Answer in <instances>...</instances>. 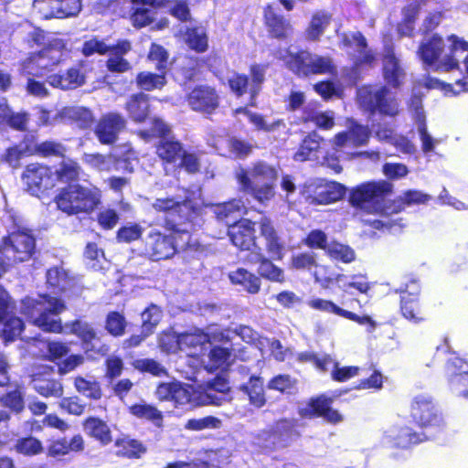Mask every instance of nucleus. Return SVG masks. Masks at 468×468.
I'll return each instance as SVG.
<instances>
[{
    "label": "nucleus",
    "mask_w": 468,
    "mask_h": 468,
    "mask_svg": "<svg viewBox=\"0 0 468 468\" xmlns=\"http://www.w3.org/2000/svg\"><path fill=\"white\" fill-rule=\"evenodd\" d=\"M431 198L430 195L420 190L409 189L395 198L390 199L388 208H389V213L398 214L405 210L408 207L426 204Z\"/></svg>",
    "instance_id": "39"
},
{
    "label": "nucleus",
    "mask_w": 468,
    "mask_h": 468,
    "mask_svg": "<svg viewBox=\"0 0 468 468\" xmlns=\"http://www.w3.org/2000/svg\"><path fill=\"white\" fill-rule=\"evenodd\" d=\"M410 416L412 421L422 431H441L445 422L434 399L429 394L414 396L410 405Z\"/></svg>",
    "instance_id": "12"
},
{
    "label": "nucleus",
    "mask_w": 468,
    "mask_h": 468,
    "mask_svg": "<svg viewBox=\"0 0 468 468\" xmlns=\"http://www.w3.org/2000/svg\"><path fill=\"white\" fill-rule=\"evenodd\" d=\"M81 172V167L77 161L72 159L62 161L54 172L55 181L73 185L72 183L79 181Z\"/></svg>",
    "instance_id": "50"
},
{
    "label": "nucleus",
    "mask_w": 468,
    "mask_h": 468,
    "mask_svg": "<svg viewBox=\"0 0 468 468\" xmlns=\"http://www.w3.org/2000/svg\"><path fill=\"white\" fill-rule=\"evenodd\" d=\"M0 404L13 413H21L25 410V399L20 387L3 394L0 397Z\"/></svg>",
    "instance_id": "60"
},
{
    "label": "nucleus",
    "mask_w": 468,
    "mask_h": 468,
    "mask_svg": "<svg viewBox=\"0 0 468 468\" xmlns=\"http://www.w3.org/2000/svg\"><path fill=\"white\" fill-rule=\"evenodd\" d=\"M127 321L124 314L118 311H111L105 318V329L113 337H120L125 334Z\"/></svg>",
    "instance_id": "58"
},
{
    "label": "nucleus",
    "mask_w": 468,
    "mask_h": 468,
    "mask_svg": "<svg viewBox=\"0 0 468 468\" xmlns=\"http://www.w3.org/2000/svg\"><path fill=\"white\" fill-rule=\"evenodd\" d=\"M450 377V384L458 391L459 396L468 399V360L452 354L445 364Z\"/></svg>",
    "instance_id": "27"
},
{
    "label": "nucleus",
    "mask_w": 468,
    "mask_h": 468,
    "mask_svg": "<svg viewBox=\"0 0 468 468\" xmlns=\"http://www.w3.org/2000/svg\"><path fill=\"white\" fill-rule=\"evenodd\" d=\"M3 323L2 336L5 342H14L21 336L25 329V324L21 318L8 315Z\"/></svg>",
    "instance_id": "62"
},
{
    "label": "nucleus",
    "mask_w": 468,
    "mask_h": 468,
    "mask_svg": "<svg viewBox=\"0 0 468 468\" xmlns=\"http://www.w3.org/2000/svg\"><path fill=\"white\" fill-rule=\"evenodd\" d=\"M85 449V441L80 434L73 435L70 440L67 437H59L49 441L47 447V454L49 457L58 458L71 452H80Z\"/></svg>",
    "instance_id": "32"
},
{
    "label": "nucleus",
    "mask_w": 468,
    "mask_h": 468,
    "mask_svg": "<svg viewBox=\"0 0 468 468\" xmlns=\"http://www.w3.org/2000/svg\"><path fill=\"white\" fill-rule=\"evenodd\" d=\"M260 237L262 239L266 253L273 260L282 261L287 245L282 231L269 216H262L258 221Z\"/></svg>",
    "instance_id": "17"
},
{
    "label": "nucleus",
    "mask_w": 468,
    "mask_h": 468,
    "mask_svg": "<svg viewBox=\"0 0 468 468\" xmlns=\"http://www.w3.org/2000/svg\"><path fill=\"white\" fill-rule=\"evenodd\" d=\"M297 420L293 419L282 418L277 420L273 426L263 431L264 441L261 446L265 453L276 450L278 447H287L292 439L300 438L301 433L296 429Z\"/></svg>",
    "instance_id": "16"
},
{
    "label": "nucleus",
    "mask_w": 468,
    "mask_h": 468,
    "mask_svg": "<svg viewBox=\"0 0 468 468\" xmlns=\"http://www.w3.org/2000/svg\"><path fill=\"white\" fill-rule=\"evenodd\" d=\"M86 433L99 441L101 444H109L112 441V432L107 423L98 417H88L82 421Z\"/></svg>",
    "instance_id": "44"
},
{
    "label": "nucleus",
    "mask_w": 468,
    "mask_h": 468,
    "mask_svg": "<svg viewBox=\"0 0 468 468\" xmlns=\"http://www.w3.org/2000/svg\"><path fill=\"white\" fill-rule=\"evenodd\" d=\"M116 454L129 459H138L146 452V447L136 439L128 437L116 440Z\"/></svg>",
    "instance_id": "48"
},
{
    "label": "nucleus",
    "mask_w": 468,
    "mask_h": 468,
    "mask_svg": "<svg viewBox=\"0 0 468 468\" xmlns=\"http://www.w3.org/2000/svg\"><path fill=\"white\" fill-rule=\"evenodd\" d=\"M382 76L388 87L399 89L406 79V72L393 46H386L382 56Z\"/></svg>",
    "instance_id": "26"
},
{
    "label": "nucleus",
    "mask_w": 468,
    "mask_h": 468,
    "mask_svg": "<svg viewBox=\"0 0 468 468\" xmlns=\"http://www.w3.org/2000/svg\"><path fill=\"white\" fill-rule=\"evenodd\" d=\"M184 42L189 49L197 54L205 53L208 50V36L207 32L199 27H188L184 32Z\"/></svg>",
    "instance_id": "46"
},
{
    "label": "nucleus",
    "mask_w": 468,
    "mask_h": 468,
    "mask_svg": "<svg viewBox=\"0 0 468 468\" xmlns=\"http://www.w3.org/2000/svg\"><path fill=\"white\" fill-rule=\"evenodd\" d=\"M229 279L233 285L242 287L249 294H257L261 289V280H260V277L243 267L230 271Z\"/></svg>",
    "instance_id": "41"
},
{
    "label": "nucleus",
    "mask_w": 468,
    "mask_h": 468,
    "mask_svg": "<svg viewBox=\"0 0 468 468\" xmlns=\"http://www.w3.org/2000/svg\"><path fill=\"white\" fill-rule=\"evenodd\" d=\"M154 395L159 401H171L175 407L185 406L191 401L190 392L180 382H160Z\"/></svg>",
    "instance_id": "30"
},
{
    "label": "nucleus",
    "mask_w": 468,
    "mask_h": 468,
    "mask_svg": "<svg viewBox=\"0 0 468 468\" xmlns=\"http://www.w3.org/2000/svg\"><path fill=\"white\" fill-rule=\"evenodd\" d=\"M48 49L31 52L24 60L20 62L19 73L25 78L33 77L41 78L43 76L41 67L38 66L39 59H46Z\"/></svg>",
    "instance_id": "51"
},
{
    "label": "nucleus",
    "mask_w": 468,
    "mask_h": 468,
    "mask_svg": "<svg viewBox=\"0 0 468 468\" xmlns=\"http://www.w3.org/2000/svg\"><path fill=\"white\" fill-rule=\"evenodd\" d=\"M393 192L394 186L388 180H369L350 189L348 202L353 207L367 212L388 214V197Z\"/></svg>",
    "instance_id": "6"
},
{
    "label": "nucleus",
    "mask_w": 468,
    "mask_h": 468,
    "mask_svg": "<svg viewBox=\"0 0 468 468\" xmlns=\"http://www.w3.org/2000/svg\"><path fill=\"white\" fill-rule=\"evenodd\" d=\"M400 293L399 310L401 315L410 322L419 324L426 320L425 310L420 302V287L415 281L406 283L399 290Z\"/></svg>",
    "instance_id": "19"
},
{
    "label": "nucleus",
    "mask_w": 468,
    "mask_h": 468,
    "mask_svg": "<svg viewBox=\"0 0 468 468\" xmlns=\"http://www.w3.org/2000/svg\"><path fill=\"white\" fill-rule=\"evenodd\" d=\"M192 111L213 114L220 104V97L215 87L207 84L195 86L186 96Z\"/></svg>",
    "instance_id": "21"
},
{
    "label": "nucleus",
    "mask_w": 468,
    "mask_h": 468,
    "mask_svg": "<svg viewBox=\"0 0 468 468\" xmlns=\"http://www.w3.org/2000/svg\"><path fill=\"white\" fill-rule=\"evenodd\" d=\"M73 385L75 389L90 400H99L102 398V388L97 380H90L82 376L74 378Z\"/></svg>",
    "instance_id": "53"
},
{
    "label": "nucleus",
    "mask_w": 468,
    "mask_h": 468,
    "mask_svg": "<svg viewBox=\"0 0 468 468\" xmlns=\"http://www.w3.org/2000/svg\"><path fill=\"white\" fill-rule=\"evenodd\" d=\"M132 48L131 41L126 38H119L114 44L109 45L104 39L92 37L83 42L80 52L84 57L94 54L108 55L105 62L107 70L112 73H125L132 69L131 62L125 58V55Z\"/></svg>",
    "instance_id": "8"
},
{
    "label": "nucleus",
    "mask_w": 468,
    "mask_h": 468,
    "mask_svg": "<svg viewBox=\"0 0 468 468\" xmlns=\"http://www.w3.org/2000/svg\"><path fill=\"white\" fill-rule=\"evenodd\" d=\"M209 341V335L202 329L197 328L194 331L180 334L181 350L186 348H197Z\"/></svg>",
    "instance_id": "61"
},
{
    "label": "nucleus",
    "mask_w": 468,
    "mask_h": 468,
    "mask_svg": "<svg viewBox=\"0 0 468 468\" xmlns=\"http://www.w3.org/2000/svg\"><path fill=\"white\" fill-rule=\"evenodd\" d=\"M168 51L160 44L153 42L150 45L147 53V59L155 64L156 70L167 72L168 69Z\"/></svg>",
    "instance_id": "63"
},
{
    "label": "nucleus",
    "mask_w": 468,
    "mask_h": 468,
    "mask_svg": "<svg viewBox=\"0 0 468 468\" xmlns=\"http://www.w3.org/2000/svg\"><path fill=\"white\" fill-rule=\"evenodd\" d=\"M58 210L69 216L90 214L101 203V193L97 187L80 184L61 187L54 198Z\"/></svg>",
    "instance_id": "7"
},
{
    "label": "nucleus",
    "mask_w": 468,
    "mask_h": 468,
    "mask_svg": "<svg viewBox=\"0 0 468 468\" xmlns=\"http://www.w3.org/2000/svg\"><path fill=\"white\" fill-rule=\"evenodd\" d=\"M240 389L249 396L251 405L261 408L266 403V398L261 378L251 376L247 384L240 387Z\"/></svg>",
    "instance_id": "49"
},
{
    "label": "nucleus",
    "mask_w": 468,
    "mask_h": 468,
    "mask_svg": "<svg viewBox=\"0 0 468 468\" xmlns=\"http://www.w3.org/2000/svg\"><path fill=\"white\" fill-rule=\"evenodd\" d=\"M136 87L143 91H153L162 90L167 84V72L157 70L152 72L143 70L135 76Z\"/></svg>",
    "instance_id": "42"
},
{
    "label": "nucleus",
    "mask_w": 468,
    "mask_h": 468,
    "mask_svg": "<svg viewBox=\"0 0 468 468\" xmlns=\"http://www.w3.org/2000/svg\"><path fill=\"white\" fill-rule=\"evenodd\" d=\"M46 81L54 89L69 90L84 85L86 76L80 67L72 66L64 72L49 74Z\"/></svg>",
    "instance_id": "29"
},
{
    "label": "nucleus",
    "mask_w": 468,
    "mask_h": 468,
    "mask_svg": "<svg viewBox=\"0 0 468 468\" xmlns=\"http://www.w3.org/2000/svg\"><path fill=\"white\" fill-rule=\"evenodd\" d=\"M67 309L64 301L48 293H40L37 298L26 296L21 301V314L34 325L46 333L61 334L63 325L58 317Z\"/></svg>",
    "instance_id": "3"
},
{
    "label": "nucleus",
    "mask_w": 468,
    "mask_h": 468,
    "mask_svg": "<svg viewBox=\"0 0 468 468\" xmlns=\"http://www.w3.org/2000/svg\"><path fill=\"white\" fill-rule=\"evenodd\" d=\"M33 388L45 398H61L64 393L63 385L59 379L53 377V367L32 375Z\"/></svg>",
    "instance_id": "28"
},
{
    "label": "nucleus",
    "mask_w": 468,
    "mask_h": 468,
    "mask_svg": "<svg viewBox=\"0 0 468 468\" xmlns=\"http://www.w3.org/2000/svg\"><path fill=\"white\" fill-rule=\"evenodd\" d=\"M256 224L258 222L242 218L229 225L228 235L231 243L240 250L249 252L261 248L257 243Z\"/></svg>",
    "instance_id": "24"
},
{
    "label": "nucleus",
    "mask_w": 468,
    "mask_h": 468,
    "mask_svg": "<svg viewBox=\"0 0 468 468\" xmlns=\"http://www.w3.org/2000/svg\"><path fill=\"white\" fill-rule=\"evenodd\" d=\"M447 40L451 43L449 53L442 57L445 49L444 40L439 34H433L420 44L417 50L418 58L425 66L433 67L436 70L448 72L459 69L456 53L468 51V41L454 34L448 36Z\"/></svg>",
    "instance_id": "5"
},
{
    "label": "nucleus",
    "mask_w": 468,
    "mask_h": 468,
    "mask_svg": "<svg viewBox=\"0 0 468 468\" xmlns=\"http://www.w3.org/2000/svg\"><path fill=\"white\" fill-rule=\"evenodd\" d=\"M317 266V255L314 251L298 252L292 254L290 259V267L292 270L311 271Z\"/></svg>",
    "instance_id": "57"
},
{
    "label": "nucleus",
    "mask_w": 468,
    "mask_h": 468,
    "mask_svg": "<svg viewBox=\"0 0 468 468\" xmlns=\"http://www.w3.org/2000/svg\"><path fill=\"white\" fill-rule=\"evenodd\" d=\"M285 66L298 78L333 75L336 72V66L331 57L318 55L308 48H299L294 52H289Z\"/></svg>",
    "instance_id": "9"
},
{
    "label": "nucleus",
    "mask_w": 468,
    "mask_h": 468,
    "mask_svg": "<svg viewBox=\"0 0 468 468\" xmlns=\"http://www.w3.org/2000/svg\"><path fill=\"white\" fill-rule=\"evenodd\" d=\"M358 99L362 108L370 114L395 117L399 112L398 101L390 95L387 85L378 88L364 86L359 90Z\"/></svg>",
    "instance_id": "13"
},
{
    "label": "nucleus",
    "mask_w": 468,
    "mask_h": 468,
    "mask_svg": "<svg viewBox=\"0 0 468 468\" xmlns=\"http://www.w3.org/2000/svg\"><path fill=\"white\" fill-rule=\"evenodd\" d=\"M28 140L32 143L31 145L26 146V152L27 155H38L41 157H64L66 148L63 144L58 142L47 140L37 144L36 136L25 135V142Z\"/></svg>",
    "instance_id": "40"
},
{
    "label": "nucleus",
    "mask_w": 468,
    "mask_h": 468,
    "mask_svg": "<svg viewBox=\"0 0 468 468\" xmlns=\"http://www.w3.org/2000/svg\"><path fill=\"white\" fill-rule=\"evenodd\" d=\"M267 65L253 63L250 65L249 75L234 71L228 80L230 92L237 98L248 95L247 106L256 107L257 99L265 81Z\"/></svg>",
    "instance_id": "10"
},
{
    "label": "nucleus",
    "mask_w": 468,
    "mask_h": 468,
    "mask_svg": "<svg viewBox=\"0 0 468 468\" xmlns=\"http://www.w3.org/2000/svg\"><path fill=\"white\" fill-rule=\"evenodd\" d=\"M233 348L213 346L207 355V363L205 368L209 373L217 371L226 372L234 362Z\"/></svg>",
    "instance_id": "35"
},
{
    "label": "nucleus",
    "mask_w": 468,
    "mask_h": 468,
    "mask_svg": "<svg viewBox=\"0 0 468 468\" xmlns=\"http://www.w3.org/2000/svg\"><path fill=\"white\" fill-rule=\"evenodd\" d=\"M125 127V118L121 113L111 112L100 117L93 131L101 144L112 145L116 143L120 133Z\"/></svg>",
    "instance_id": "25"
},
{
    "label": "nucleus",
    "mask_w": 468,
    "mask_h": 468,
    "mask_svg": "<svg viewBox=\"0 0 468 468\" xmlns=\"http://www.w3.org/2000/svg\"><path fill=\"white\" fill-rule=\"evenodd\" d=\"M387 438L391 447L397 449H410L429 440L424 431H416L409 426L399 427L395 435H388Z\"/></svg>",
    "instance_id": "38"
},
{
    "label": "nucleus",
    "mask_w": 468,
    "mask_h": 468,
    "mask_svg": "<svg viewBox=\"0 0 468 468\" xmlns=\"http://www.w3.org/2000/svg\"><path fill=\"white\" fill-rule=\"evenodd\" d=\"M269 255L263 251L262 248H257L248 252L244 257L243 261L247 265L258 264V276L260 280L264 279L271 282L282 284L286 282V276L284 270L276 265Z\"/></svg>",
    "instance_id": "20"
},
{
    "label": "nucleus",
    "mask_w": 468,
    "mask_h": 468,
    "mask_svg": "<svg viewBox=\"0 0 468 468\" xmlns=\"http://www.w3.org/2000/svg\"><path fill=\"white\" fill-rule=\"evenodd\" d=\"M129 413L137 419L148 420L158 428L163 426V413L152 404L134 403L129 407Z\"/></svg>",
    "instance_id": "47"
},
{
    "label": "nucleus",
    "mask_w": 468,
    "mask_h": 468,
    "mask_svg": "<svg viewBox=\"0 0 468 468\" xmlns=\"http://www.w3.org/2000/svg\"><path fill=\"white\" fill-rule=\"evenodd\" d=\"M172 133V128L159 117L152 119L149 129L139 130L137 132L138 136L145 141H149L152 138H158V141H162L165 138L174 136Z\"/></svg>",
    "instance_id": "52"
},
{
    "label": "nucleus",
    "mask_w": 468,
    "mask_h": 468,
    "mask_svg": "<svg viewBox=\"0 0 468 468\" xmlns=\"http://www.w3.org/2000/svg\"><path fill=\"white\" fill-rule=\"evenodd\" d=\"M124 109L135 123L146 122L151 112L149 96L142 91L132 94L125 102Z\"/></svg>",
    "instance_id": "33"
},
{
    "label": "nucleus",
    "mask_w": 468,
    "mask_h": 468,
    "mask_svg": "<svg viewBox=\"0 0 468 468\" xmlns=\"http://www.w3.org/2000/svg\"><path fill=\"white\" fill-rule=\"evenodd\" d=\"M236 112L243 113L245 116H247L249 122L254 125L257 131L273 133L280 129L286 128V123L283 119H277L272 122L268 123L262 114L250 112L247 107H239L236 110Z\"/></svg>",
    "instance_id": "45"
},
{
    "label": "nucleus",
    "mask_w": 468,
    "mask_h": 468,
    "mask_svg": "<svg viewBox=\"0 0 468 468\" xmlns=\"http://www.w3.org/2000/svg\"><path fill=\"white\" fill-rule=\"evenodd\" d=\"M69 332L76 335L83 344H90L97 339V333L92 325L80 318L66 324Z\"/></svg>",
    "instance_id": "54"
},
{
    "label": "nucleus",
    "mask_w": 468,
    "mask_h": 468,
    "mask_svg": "<svg viewBox=\"0 0 468 468\" xmlns=\"http://www.w3.org/2000/svg\"><path fill=\"white\" fill-rule=\"evenodd\" d=\"M154 210L165 215L163 227L168 234L152 229L143 242V254L151 261L172 259L179 251V240L187 234L186 227H193L202 219L204 206L196 198L185 197L176 200L174 197H157L152 204Z\"/></svg>",
    "instance_id": "1"
},
{
    "label": "nucleus",
    "mask_w": 468,
    "mask_h": 468,
    "mask_svg": "<svg viewBox=\"0 0 468 468\" xmlns=\"http://www.w3.org/2000/svg\"><path fill=\"white\" fill-rule=\"evenodd\" d=\"M297 383V379L289 374H279L269 380L267 387L281 393L291 394L296 389Z\"/></svg>",
    "instance_id": "64"
},
{
    "label": "nucleus",
    "mask_w": 468,
    "mask_h": 468,
    "mask_svg": "<svg viewBox=\"0 0 468 468\" xmlns=\"http://www.w3.org/2000/svg\"><path fill=\"white\" fill-rule=\"evenodd\" d=\"M210 57H197L194 55H184L181 62L176 66V73L184 82L194 81L201 73L204 66L209 67Z\"/></svg>",
    "instance_id": "34"
},
{
    "label": "nucleus",
    "mask_w": 468,
    "mask_h": 468,
    "mask_svg": "<svg viewBox=\"0 0 468 468\" xmlns=\"http://www.w3.org/2000/svg\"><path fill=\"white\" fill-rule=\"evenodd\" d=\"M325 141L316 131L308 133L299 144L297 151L293 154V159L297 162H305L314 160L322 153Z\"/></svg>",
    "instance_id": "31"
},
{
    "label": "nucleus",
    "mask_w": 468,
    "mask_h": 468,
    "mask_svg": "<svg viewBox=\"0 0 468 468\" xmlns=\"http://www.w3.org/2000/svg\"><path fill=\"white\" fill-rule=\"evenodd\" d=\"M3 249L12 253L14 261H26L35 253L36 239L31 230L16 229L4 238Z\"/></svg>",
    "instance_id": "18"
},
{
    "label": "nucleus",
    "mask_w": 468,
    "mask_h": 468,
    "mask_svg": "<svg viewBox=\"0 0 468 468\" xmlns=\"http://www.w3.org/2000/svg\"><path fill=\"white\" fill-rule=\"evenodd\" d=\"M142 330L146 335L154 333V330L163 317V311L160 306L150 303L142 313Z\"/></svg>",
    "instance_id": "56"
},
{
    "label": "nucleus",
    "mask_w": 468,
    "mask_h": 468,
    "mask_svg": "<svg viewBox=\"0 0 468 468\" xmlns=\"http://www.w3.org/2000/svg\"><path fill=\"white\" fill-rule=\"evenodd\" d=\"M262 24L270 39L287 42L294 34V27L290 18L281 13L272 3L262 8Z\"/></svg>",
    "instance_id": "14"
},
{
    "label": "nucleus",
    "mask_w": 468,
    "mask_h": 468,
    "mask_svg": "<svg viewBox=\"0 0 468 468\" xmlns=\"http://www.w3.org/2000/svg\"><path fill=\"white\" fill-rule=\"evenodd\" d=\"M325 254L334 261L343 263H350L355 261V250L348 245L340 243L337 240H331Z\"/></svg>",
    "instance_id": "55"
},
{
    "label": "nucleus",
    "mask_w": 468,
    "mask_h": 468,
    "mask_svg": "<svg viewBox=\"0 0 468 468\" xmlns=\"http://www.w3.org/2000/svg\"><path fill=\"white\" fill-rule=\"evenodd\" d=\"M346 194L345 185L324 178H312L304 182L300 189V195L305 203L311 206H326L338 202Z\"/></svg>",
    "instance_id": "11"
},
{
    "label": "nucleus",
    "mask_w": 468,
    "mask_h": 468,
    "mask_svg": "<svg viewBox=\"0 0 468 468\" xmlns=\"http://www.w3.org/2000/svg\"><path fill=\"white\" fill-rule=\"evenodd\" d=\"M154 154L166 175H179L185 172L194 176L201 173L202 162L200 153L187 149L175 136L157 141Z\"/></svg>",
    "instance_id": "2"
},
{
    "label": "nucleus",
    "mask_w": 468,
    "mask_h": 468,
    "mask_svg": "<svg viewBox=\"0 0 468 468\" xmlns=\"http://www.w3.org/2000/svg\"><path fill=\"white\" fill-rule=\"evenodd\" d=\"M58 116L80 130L90 129L95 122L92 112L81 106H66L60 110Z\"/></svg>",
    "instance_id": "36"
},
{
    "label": "nucleus",
    "mask_w": 468,
    "mask_h": 468,
    "mask_svg": "<svg viewBox=\"0 0 468 468\" xmlns=\"http://www.w3.org/2000/svg\"><path fill=\"white\" fill-rule=\"evenodd\" d=\"M424 2V0H414L407 4L401 9L402 18L397 24L396 27L399 37H411L414 36L415 24L420 11L421 5Z\"/></svg>",
    "instance_id": "37"
},
{
    "label": "nucleus",
    "mask_w": 468,
    "mask_h": 468,
    "mask_svg": "<svg viewBox=\"0 0 468 468\" xmlns=\"http://www.w3.org/2000/svg\"><path fill=\"white\" fill-rule=\"evenodd\" d=\"M15 450L24 456H36L43 452L44 447L40 440L29 435L19 438L15 444Z\"/></svg>",
    "instance_id": "59"
},
{
    "label": "nucleus",
    "mask_w": 468,
    "mask_h": 468,
    "mask_svg": "<svg viewBox=\"0 0 468 468\" xmlns=\"http://www.w3.org/2000/svg\"><path fill=\"white\" fill-rule=\"evenodd\" d=\"M334 399L325 394L311 397L304 407H300L297 413L301 420L321 418L325 422L336 425L343 421V415L333 408Z\"/></svg>",
    "instance_id": "15"
},
{
    "label": "nucleus",
    "mask_w": 468,
    "mask_h": 468,
    "mask_svg": "<svg viewBox=\"0 0 468 468\" xmlns=\"http://www.w3.org/2000/svg\"><path fill=\"white\" fill-rule=\"evenodd\" d=\"M235 178L239 191L251 196L261 204L271 200L275 196L278 173L264 161H256L248 169L239 168L235 173Z\"/></svg>",
    "instance_id": "4"
},
{
    "label": "nucleus",
    "mask_w": 468,
    "mask_h": 468,
    "mask_svg": "<svg viewBox=\"0 0 468 468\" xmlns=\"http://www.w3.org/2000/svg\"><path fill=\"white\" fill-rule=\"evenodd\" d=\"M24 42L30 48L37 47L40 48L39 50L48 49L45 57L46 59L49 60L51 65L59 63L62 51L65 48L60 39H49L48 33L38 27H33L32 30L27 34Z\"/></svg>",
    "instance_id": "23"
},
{
    "label": "nucleus",
    "mask_w": 468,
    "mask_h": 468,
    "mask_svg": "<svg viewBox=\"0 0 468 468\" xmlns=\"http://www.w3.org/2000/svg\"><path fill=\"white\" fill-rule=\"evenodd\" d=\"M332 20L331 14L324 11L314 12L305 28V38L311 42L320 40Z\"/></svg>",
    "instance_id": "43"
},
{
    "label": "nucleus",
    "mask_w": 468,
    "mask_h": 468,
    "mask_svg": "<svg viewBox=\"0 0 468 468\" xmlns=\"http://www.w3.org/2000/svg\"><path fill=\"white\" fill-rule=\"evenodd\" d=\"M22 180L32 194L47 191L55 186L54 172L51 167L38 163L26 165Z\"/></svg>",
    "instance_id": "22"
}]
</instances>
